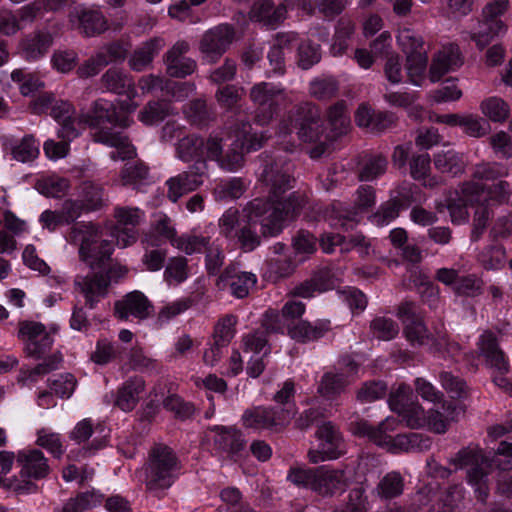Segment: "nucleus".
Returning a JSON list of instances; mask_svg holds the SVG:
<instances>
[{
	"label": "nucleus",
	"mask_w": 512,
	"mask_h": 512,
	"mask_svg": "<svg viewBox=\"0 0 512 512\" xmlns=\"http://www.w3.org/2000/svg\"><path fill=\"white\" fill-rule=\"evenodd\" d=\"M35 187L46 197L58 198L69 189V181L60 177H48L37 181Z\"/></svg>",
	"instance_id": "nucleus-53"
},
{
	"label": "nucleus",
	"mask_w": 512,
	"mask_h": 512,
	"mask_svg": "<svg viewBox=\"0 0 512 512\" xmlns=\"http://www.w3.org/2000/svg\"><path fill=\"white\" fill-rule=\"evenodd\" d=\"M285 89L268 82H260L252 86L249 97L256 106L255 121L260 125L268 124L278 111L277 97Z\"/></svg>",
	"instance_id": "nucleus-12"
},
{
	"label": "nucleus",
	"mask_w": 512,
	"mask_h": 512,
	"mask_svg": "<svg viewBox=\"0 0 512 512\" xmlns=\"http://www.w3.org/2000/svg\"><path fill=\"white\" fill-rule=\"evenodd\" d=\"M164 43L160 38H152L136 48L130 55L128 65L133 71L141 72L148 68Z\"/></svg>",
	"instance_id": "nucleus-30"
},
{
	"label": "nucleus",
	"mask_w": 512,
	"mask_h": 512,
	"mask_svg": "<svg viewBox=\"0 0 512 512\" xmlns=\"http://www.w3.org/2000/svg\"><path fill=\"white\" fill-rule=\"evenodd\" d=\"M303 202V197L296 193L277 206H271L269 201L262 198L249 202L244 209L246 216L242 219L235 237L240 247L244 251H252L260 245L262 237L280 233L284 221L297 215Z\"/></svg>",
	"instance_id": "nucleus-2"
},
{
	"label": "nucleus",
	"mask_w": 512,
	"mask_h": 512,
	"mask_svg": "<svg viewBox=\"0 0 512 512\" xmlns=\"http://www.w3.org/2000/svg\"><path fill=\"white\" fill-rule=\"evenodd\" d=\"M36 444L48 450L55 458H60L64 453L60 435L46 429L37 432Z\"/></svg>",
	"instance_id": "nucleus-60"
},
{
	"label": "nucleus",
	"mask_w": 512,
	"mask_h": 512,
	"mask_svg": "<svg viewBox=\"0 0 512 512\" xmlns=\"http://www.w3.org/2000/svg\"><path fill=\"white\" fill-rule=\"evenodd\" d=\"M260 181L267 190L268 198L271 206H277L280 203L286 202L292 193L284 198L283 195L294 187L296 182L293 176V164L285 158H272L267 157L264 160L263 171L260 174ZM299 192H293V194ZM303 197V205L305 204V197Z\"/></svg>",
	"instance_id": "nucleus-5"
},
{
	"label": "nucleus",
	"mask_w": 512,
	"mask_h": 512,
	"mask_svg": "<svg viewBox=\"0 0 512 512\" xmlns=\"http://www.w3.org/2000/svg\"><path fill=\"white\" fill-rule=\"evenodd\" d=\"M349 385L343 372H326L318 385V393L328 399H333L344 392Z\"/></svg>",
	"instance_id": "nucleus-38"
},
{
	"label": "nucleus",
	"mask_w": 512,
	"mask_h": 512,
	"mask_svg": "<svg viewBox=\"0 0 512 512\" xmlns=\"http://www.w3.org/2000/svg\"><path fill=\"white\" fill-rule=\"evenodd\" d=\"M120 176L122 185L136 188L147 180L149 168L141 161H129L122 168Z\"/></svg>",
	"instance_id": "nucleus-42"
},
{
	"label": "nucleus",
	"mask_w": 512,
	"mask_h": 512,
	"mask_svg": "<svg viewBox=\"0 0 512 512\" xmlns=\"http://www.w3.org/2000/svg\"><path fill=\"white\" fill-rule=\"evenodd\" d=\"M465 490L460 484L448 486L440 495V499L451 510V512H460L463 507Z\"/></svg>",
	"instance_id": "nucleus-64"
},
{
	"label": "nucleus",
	"mask_w": 512,
	"mask_h": 512,
	"mask_svg": "<svg viewBox=\"0 0 512 512\" xmlns=\"http://www.w3.org/2000/svg\"><path fill=\"white\" fill-rule=\"evenodd\" d=\"M295 415V410L289 407L254 406L246 409L242 416V425L256 431H282Z\"/></svg>",
	"instance_id": "nucleus-9"
},
{
	"label": "nucleus",
	"mask_w": 512,
	"mask_h": 512,
	"mask_svg": "<svg viewBox=\"0 0 512 512\" xmlns=\"http://www.w3.org/2000/svg\"><path fill=\"white\" fill-rule=\"evenodd\" d=\"M481 112L492 122H504L510 115V107L502 98L493 96L480 104Z\"/></svg>",
	"instance_id": "nucleus-43"
},
{
	"label": "nucleus",
	"mask_w": 512,
	"mask_h": 512,
	"mask_svg": "<svg viewBox=\"0 0 512 512\" xmlns=\"http://www.w3.org/2000/svg\"><path fill=\"white\" fill-rule=\"evenodd\" d=\"M316 436L328 459H336L343 453V437L338 427L331 421L322 422L318 426Z\"/></svg>",
	"instance_id": "nucleus-26"
},
{
	"label": "nucleus",
	"mask_w": 512,
	"mask_h": 512,
	"mask_svg": "<svg viewBox=\"0 0 512 512\" xmlns=\"http://www.w3.org/2000/svg\"><path fill=\"white\" fill-rule=\"evenodd\" d=\"M78 62V54L74 50H55L51 63L53 68L61 73H69L72 71Z\"/></svg>",
	"instance_id": "nucleus-62"
},
{
	"label": "nucleus",
	"mask_w": 512,
	"mask_h": 512,
	"mask_svg": "<svg viewBox=\"0 0 512 512\" xmlns=\"http://www.w3.org/2000/svg\"><path fill=\"white\" fill-rule=\"evenodd\" d=\"M337 278L328 267L314 270L311 276L296 285L292 295L302 298H310L315 293H322L336 287Z\"/></svg>",
	"instance_id": "nucleus-15"
},
{
	"label": "nucleus",
	"mask_w": 512,
	"mask_h": 512,
	"mask_svg": "<svg viewBox=\"0 0 512 512\" xmlns=\"http://www.w3.org/2000/svg\"><path fill=\"white\" fill-rule=\"evenodd\" d=\"M256 276L250 272H238L232 265L227 266L219 275L216 285L224 289L230 287L231 293L237 298H244L249 294L250 288L256 284Z\"/></svg>",
	"instance_id": "nucleus-20"
},
{
	"label": "nucleus",
	"mask_w": 512,
	"mask_h": 512,
	"mask_svg": "<svg viewBox=\"0 0 512 512\" xmlns=\"http://www.w3.org/2000/svg\"><path fill=\"white\" fill-rule=\"evenodd\" d=\"M352 433L359 437H367L378 446H385L391 452H421L431 446L430 438L416 432L398 434L391 437L388 431L392 430L389 419L380 422L377 426L371 425L364 419L350 424Z\"/></svg>",
	"instance_id": "nucleus-4"
},
{
	"label": "nucleus",
	"mask_w": 512,
	"mask_h": 512,
	"mask_svg": "<svg viewBox=\"0 0 512 512\" xmlns=\"http://www.w3.org/2000/svg\"><path fill=\"white\" fill-rule=\"evenodd\" d=\"M397 41L406 56L409 80L419 85V78L425 71L428 61L423 38L413 30L404 28L399 32Z\"/></svg>",
	"instance_id": "nucleus-10"
},
{
	"label": "nucleus",
	"mask_w": 512,
	"mask_h": 512,
	"mask_svg": "<svg viewBox=\"0 0 512 512\" xmlns=\"http://www.w3.org/2000/svg\"><path fill=\"white\" fill-rule=\"evenodd\" d=\"M122 353L120 346L109 342L106 339L99 340L96 349L91 353L90 359L98 365H105L117 359Z\"/></svg>",
	"instance_id": "nucleus-52"
},
{
	"label": "nucleus",
	"mask_w": 512,
	"mask_h": 512,
	"mask_svg": "<svg viewBox=\"0 0 512 512\" xmlns=\"http://www.w3.org/2000/svg\"><path fill=\"white\" fill-rule=\"evenodd\" d=\"M170 115V105L164 100L150 101L139 112V120L146 125L163 121Z\"/></svg>",
	"instance_id": "nucleus-48"
},
{
	"label": "nucleus",
	"mask_w": 512,
	"mask_h": 512,
	"mask_svg": "<svg viewBox=\"0 0 512 512\" xmlns=\"http://www.w3.org/2000/svg\"><path fill=\"white\" fill-rule=\"evenodd\" d=\"M53 34L47 29H37L21 38L18 52L26 61L44 57L53 45Z\"/></svg>",
	"instance_id": "nucleus-14"
},
{
	"label": "nucleus",
	"mask_w": 512,
	"mask_h": 512,
	"mask_svg": "<svg viewBox=\"0 0 512 512\" xmlns=\"http://www.w3.org/2000/svg\"><path fill=\"white\" fill-rule=\"evenodd\" d=\"M100 82L107 91L133 99L137 92L132 77L124 70L112 67L101 76Z\"/></svg>",
	"instance_id": "nucleus-25"
},
{
	"label": "nucleus",
	"mask_w": 512,
	"mask_h": 512,
	"mask_svg": "<svg viewBox=\"0 0 512 512\" xmlns=\"http://www.w3.org/2000/svg\"><path fill=\"white\" fill-rule=\"evenodd\" d=\"M328 122L335 137L348 133L350 117L347 113V105L341 100L330 106L327 112Z\"/></svg>",
	"instance_id": "nucleus-40"
},
{
	"label": "nucleus",
	"mask_w": 512,
	"mask_h": 512,
	"mask_svg": "<svg viewBox=\"0 0 512 512\" xmlns=\"http://www.w3.org/2000/svg\"><path fill=\"white\" fill-rule=\"evenodd\" d=\"M43 361L38 363L34 368H22L19 371L18 383L25 385L28 382H35L37 377L44 376L58 369L63 360L60 352L44 356Z\"/></svg>",
	"instance_id": "nucleus-32"
},
{
	"label": "nucleus",
	"mask_w": 512,
	"mask_h": 512,
	"mask_svg": "<svg viewBox=\"0 0 512 512\" xmlns=\"http://www.w3.org/2000/svg\"><path fill=\"white\" fill-rule=\"evenodd\" d=\"M445 203L453 224H462L468 221L469 213L467 206L469 204L460 197L458 189L449 193Z\"/></svg>",
	"instance_id": "nucleus-50"
},
{
	"label": "nucleus",
	"mask_w": 512,
	"mask_h": 512,
	"mask_svg": "<svg viewBox=\"0 0 512 512\" xmlns=\"http://www.w3.org/2000/svg\"><path fill=\"white\" fill-rule=\"evenodd\" d=\"M236 37L232 24L222 23L203 33L198 43L202 58L209 63H216L230 48Z\"/></svg>",
	"instance_id": "nucleus-11"
},
{
	"label": "nucleus",
	"mask_w": 512,
	"mask_h": 512,
	"mask_svg": "<svg viewBox=\"0 0 512 512\" xmlns=\"http://www.w3.org/2000/svg\"><path fill=\"white\" fill-rule=\"evenodd\" d=\"M68 240L78 244L79 259L93 272L89 275H77L74 279L75 288L84 296L85 305L93 309L108 294L112 282L125 277L128 269L113 263L114 246L111 240L104 237V230L93 222H81L71 227Z\"/></svg>",
	"instance_id": "nucleus-1"
},
{
	"label": "nucleus",
	"mask_w": 512,
	"mask_h": 512,
	"mask_svg": "<svg viewBox=\"0 0 512 512\" xmlns=\"http://www.w3.org/2000/svg\"><path fill=\"white\" fill-rule=\"evenodd\" d=\"M338 88L333 78L316 79L310 84V94L318 100H329L336 96Z\"/></svg>",
	"instance_id": "nucleus-61"
},
{
	"label": "nucleus",
	"mask_w": 512,
	"mask_h": 512,
	"mask_svg": "<svg viewBox=\"0 0 512 512\" xmlns=\"http://www.w3.org/2000/svg\"><path fill=\"white\" fill-rule=\"evenodd\" d=\"M348 486V478L344 470L329 469L325 466L316 468V480L313 491L323 497H332L343 492Z\"/></svg>",
	"instance_id": "nucleus-17"
},
{
	"label": "nucleus",
	"mask_w": 512,
	"mask_h": 512,
	"mask_svg": "<svg viewBox=\"0 0 512 512\" xmlns=\"http://www.w3.org/2000/svg\"><path fill=\"white\" fill-rule=\"evenodd\" d=\"M404 479L399 472H389L378 482L375 493L382 499H393L402 494Z\"/></svg>",
	"instance_id": "nucleus-41"
},
{
	"label": "nucleus",
	"mask_w": 512,
	"mask_h": 512,
	"mask_svg": "<svg viewBox=\"0 0 512 512\" xmlns=\"http://www.w3.org/2000/svg\"><path fill=\"white\" fill-rule=\"evenodd\" d=\"M321 60L320 45L311 40H303L297 48V64L307 70Z\"/></svg>",
	"instance_id": "nucleus-49"
},
{
	"label": "nucleus",
	"mask_w": 512,
	"mask_h": 512,
	"mask_svg": "<svg viewBox=\"0 0 512 512\" xmlns=\"http://www.w3.org/2000/svg\"><path fill=\"white\" fill-rule=\"evenodd\" d=\"M456 468H467L468 482L474 487L476 498L485 502L489 495V479L491 462L478 447L468 446L459 450L450 459Z\"/></svg>",
	"instance_id": "nucleus-7"
},
{
	"label": "nucleus",
	"mask_w": 512,
	"mask_h": 512,
	"mask_svg": "<svg viewBox=\"0 0 512 512\" xmlns=\"http://www.w3.org/2000/svg\"><path fill=\"white\" fill-rule=\"evenodd\" d=\"M210 237L202 235H187L178 237L176 240V248L184 251L186 254L205 252L207 246L211 245Z\"/></svg>",
	"instance_id": "nucleus-58"
},
{
	"label": "nucleus",
	"mask_w": 512,
	"mask_h": 512,
	"mask_svg": "<svg viewBox=\"0 0 512 512\" xmlns=\"http://www.w3.org/2000/svg\"><path fill=\"white\" fill-rule=\"evenodd\" d=\"M370 329L376 338L383 341H389L399 333L398 324L394 320L385 317H377L372 320Z\"/></svg>",
	"instance_id": "nucleus-56"
},
{
	"label": "nucleus",
	"mask_w": 512,
	"mask_h": 512,
	"mask_svg": "<svg viewBox=\"0 0 512 512\" xmlns=\"http://www.w3.org/2000/svg\"><path fill=\"white\" fill-rule=\"evenodd\" d=\"M189 275L188 260L183 256L169 258L165 270L164 280L168 284H180L184 282Z\"/></svg>",
	"instance_id": "nucleus-45"
},
{
	"label": "nucleus",
	"mask_w": 512,
	"mask_h": 512,
	"mask_svg": "<svg viewBox=\"0 0 512 512\" xmlns=\"http://www.w3.org/2000/svg\"><path fill=\"white\" fill-rule=\"evenodd\" d=\"M16 460L21 467L20 475L28 480L44 479L51 471L49 460L39 449L19 451Z\"/></svg>",
	"instance_id": "nucleus-16"
},
{
	"label": "nucleus",
	"mask_w": 512,
	"mask_h": 512,
	"mask_svg": "<svg viewBox=\"0 0 512 512\" xmlns=\"http://www.w3.org/2000/svg\"><path fill=\"white\" fill-rule=\"evenodd\" d=\"M358 179L372 181L386 172L388 161L382 154H366L358 161Z\"/></svg>",
	"instance_id": "nucleus-35"
},
{
	"label": "nucleus",
	"mask_w": 512,
	"mask_h": 512,
	"mask_svg": "<svg viewBox=\"0 0 512 512\" xmlns=\"http://www.w3.org/2000/svg\"><path fill=\"white\" fill-rule=\"evenodd\" d=\"M51 116L61 125L58 137L65 140H73L80 134L79 118H75V109L67 101L55 100L50 112Z\"/></svg>",
	"instance_id": "nucleus-21"
},
{
	"label": "nucleus",
	"mask_w": 512,
	"mask_h": 512,
	"mask_svg": "<svg viewBox=\"0 0 512 512\" xmlns=\"http://www.w3.org/2000/svg\"><path fill=\"white\" fill-rule=\"evenodd\" d=\"M506 30L503 21H487L482 18L478 22V28L470 34L471 40L475 41L479 49L485 48L494 37L499 36Z\"/></svg>",
	"instance_id": "nucleus-39"
},
{
	"label": "nucleus",
	"mask_w": 512,
	"mask_h": 512,
	"mask_svg": "<svg viewBox=\"0 0 512 512\" xmlns=\"http://www.w3.org/2000/svg\"><path fill=\"white\" fill-rule=\"evenodd\" d=\"M355 31V23L349 19H340L338 21L336 32L333 38L331 51L334 56L345 53L349 46V39Z\"/></svg>",
	"instance_id": "nucleus-46"
},
{
	"label": "nucleus",
	"mask_w": 512,
	"mask_h": 512,
	"mask_svg": "<svg viewBox=\"0 0 512 512\" xmlns=\"http://www.w3.org/2000/svg\"><path fill=\"white\" fill-rule=\"evenodd\" d=\"M178 159L185 163L197 161L207 162L205 154V139L197 134H189L180 138L175 144Z\"/></svg>",
	"instance_id": "nucleus-27"
},
{
	"label": "nucleus",
	"mask_w": 512,
	"mask_h": 512,
	"mask_svg": "<svg viewBox=\"0 0 512 512\" xmlns=\"http://www.w3.org/2000/svg\"><path fill=\"white\" fill-rule=\"evenodd\" d=\"M440 382L442 387L450 394L452 398H464L468 394V388L466 382L454 376L452 373L442 371L439 374Z\"/></svg>",
	"instance_id": "nucleus-59"
},
{
	"label": "nucleus",
	"mask_w": 512,
	"mask_h": 512,
	"mask_svg": "<svg viewBox=\"0 0 512 512\" xmlns=\"http://www.w3.org/2000/svg\"><path fill=\"white\" fill-rule=\"evenodd\" d=\"M152 309L151 302L140 291L128 293L114 305L115 315L120 320H127L130 315L138 319H145L150 316Z\"/></svg>",
	"instance_id": "nucleus-18"
},
{
	"label": "nucleus",
	"mask_w": 512,
	"mask_h": 512,
	"mask_svg": "<svg viewBox=\"0 0 512 512\" xmlns=\"http://www.w3.org/2000/svg\"><path fill=\"white\" fill-rule=\"evenodd\" d=\"M433 163L435 168L441 173L460 175L465 170V163L462 154L453 150H441L434 154Z\"/></svg>",
	"instance_id": "nucleus-36"
},
{
	"label": "nucleus",
	"mask_w": 512,
	"mask_h": 512,
	"mask_svg": "<svg viewBox=\"0 0 512 512\" xmlns=\"http://www.w3.org/2000/svg\"><path fill=\"white\" fill-rule=\"evenodd\" d=\"M251 124L249 121H239L231 128V133L236 138V146L246 148L247 150H257L270 137L265 132L260 134L251 133Z\"/></svg>",
	"instance_id": "nucleus-31"
},
{
	"label": "nucleus",
	"mask_w": 512,
	"mask_h": 512,
	"mask_svg": "<svg viewBox=\"0 0 512 512\" xmlns=\"http://www.w3.org/2000/svg\"><path fill=\"white\" fill-rule=\"evenodd\" d=\"M508 175L505 165L497 162H482L472 167L473 180L495 181Z\"/></svg>",
	"instance_id": "nucleus-47"
},
{
	"label": "nucleus",
	"mask_w": 512,
	"mask_h": 512,
	"mask_svg": "<svg viewBox=\"0 0 512 512\" xmlns=\"http://www.w3.org/2000/svg\"><path fill=\"white\" fill-rule=\"evenodd\" d=\"M184 114L190 124L203 127L215 119V113L204 99H193L184 108Z\"/></svg>",
	"instance_id": "nucleus-37"
},
{
	"label": "nucleus",
	"mask_w": 512,
	"mask_h": 512,
	"mask_svg": "<svg viewBox=\"0 0 512 512\" xmlns=\"http://www.w3.org/2000/svg\"><path fill=\"white\" fill-rule=\"evenodd\" d=\"M78 195L80 197L79 200L85 207V212L99 211L108 203V198L102 185L91 180H85L80 183Z\"/></svg>",
	"instance_id": "nucleus-29"
},
{
	"label": "nucleus",
	"mask_w": 512,
	"mask_h": 512,
	"mask_svg": "<svg viewBox=\"0 0 512 512\" xmlns=\"http://www.w3.org/2000/svg\"><path fill=\"white\" fill-rule=\"evenodd\" d=\"M212 432L215 433L213 437L215 448L230 457L238 455L246 447V440L239 429L215 426L212 428Z\"/></svg>",
	"instance_id": "nucleus-23"
},
{
	"label": "nucleus",
	"mask_w": 512,
	"mask_h": 512,
	"mask_svg": "<svg viewBox=\"0 0 512 512\" xmlns=\"http://www.w3.org/2000/svg\"><path fill=\"white\" fill-rule=\"evenodd\" d=\"M412 391L406 386H400L389 397L390 408L407 418L410 426H413L418 420L424 417V410L418 404L411 401Z\"/></svg>",
	"instance_id": "nucleus-22"
},
{
	"label": "nucleus",
	"mask_w": 512,
	"mask_h": 512,
	"mask_svg": "<svg viewBox=\"0 0 512 512\" xmlns=\"http://www.w3.org/2000/svg\"><path fill=\"white\" fill-rule=\"evenodd\" d=\"M180 462L175 452L165 444H155L149 452L145 468V484L148 490L168 489L174 483Z\"/></svg>",
	"instance_id": "nucleus-6"
},
{
	"label": "nucleus",
	"mask_w": 512,
	"mask_h": 512,
	"mask_svg": "<svg viewBox=\"0 0 512 512\" xmlns=\"http://www.w3.org/2000/svg\"><path fill=\"white\" fill-rule=\"evenodd\" d=\"M330 329L329 320H319L314 325L307 321H301L290 327L288 332L293 339L299 342H307L323 337Z\"/></svg>",
	"instance_id": "nucleus-33"
},
{
	"label": "nucleus",
	"mask_w": 512,
	"mask_h": 512,
	"mask_svg": "<svg viewBox=\"0 0 512 512\" xmlns=\"http://www.w3.org/2000/svg\"><path fill=\"white\" fill-rule=\"evenodd\" d=\"M71 20L77 19L78 28L85 36H94L108 29L107 21L103 14L93 9H75L70 14Z\"/></svg>",
	"instance_id": "nucleus-28"
},
{
	"label": "nucleus",
	"mask_w": 512,
	"mask_h": 512,
	"mask_svg": "<svg viewBox=\"0 0 512 512\" xmlns=\"http://www.w3.org/2000/svg\"><path fill=\"white\" fill-rule=\"evenodd\" d=\"M403 333L412 345H426L432 338L421 317L405 324Z\"/></svg>",
	"instance_id": "nucleus-51"
},
{
	"label": "nucleus",
	"mask_w": 512,
	"mask_h": 512,
	"mask_svg": "<svg viewBox=\"0 0 512 512\" xmlns=\"http://www.w3.org/2000/svg\"><path fill=\"white\" fill-rule=\"evenodd\" d=\"M145 382L140 377L127 380L118 391L116 405L123 411H131L139 401V395L144 391Z\"/></svg>",
	"instance_id": "nucleus-34"
},
{
	"label": "nucleus",
	"mask_w": 512,
	"mask_h": 512,
	"mask_svg": "<svg viewBox=\"0 0 512 512\" xmlns=\"http://www.w3.org/2000/svg\"><path fill=\"white\" fill-rule=\"evenodd\" d=\"M128 49L122 41H112L101 46L95 53L98 62L104 67L110 63L123 62Z\"/></svg>",
	"instance_id": "nucleus-44"
},
{
	"label": "nucleus",
	"mask_w": 512,
	"mask_h": 512,
	"mask_svg": "<svg viewBox=\"0 0 512 512\" xmlns=\"http://www.w3.org/2000/svg\"><path fill=\"white\" fill-rule=\"evenodd\" d=\"M98 502V498L94 493H80L75 498L69 499L60 512H85L95 507Z\"/></svg>",
	"instance_id": "nucleus-63"
},
{
	"label": "nucleus",
	"mask_w": 512,
	"mask_h": 512,
	"mask_svg": "<svg viewBox=\"0 0 512 512\" xmlns=\"http://www.w3.org/2000/svg\"><path fill=\"white\" fill-rule=\"evenodd\" d=\"M460 197L469 205L478 204L487 200L486 185L469 180L461 183L458 190Z\"/></svg>",
	"instance_id": "nucleus-54"
},
{
	"label": "nucleus",
	"mask_w": 512,
	"mask_h": 512,
	"mask_svg": "<svg viewBox=\"0 0 512 512\" xmlns=\"http://www.w3.org/2000/svg\"><path fill=\"white\" fill-rule=\"evenodd\" d=\"M483 282L475 275H466L458 278L453 291L459 296L477 297L482 294Z\"/></svg>",
	"instance_id": "nucleus-57"
},
{
	"label": "nucleus",
	"mask_w": 512,
	"mask_h": 512,
	"mask_svg": "<svg viewBox=\"0 0 512 512\" xmlns=\"http://www.w3.org/2000/svg\"><path fill=\"white\" fill-rule=\"evenodd\" d=\"M82 124L93 130L91 137L94 142L116 148L127 145V138L115 132L114 127H128V118L119 116L116 107L105 100L98 99L92 103L90 110L79 117L78 125Z\"/></svg>",
	"instance_id": "nucleus-3"
},
{
	"label": "nucleus",
	"mask_w": 512,
	"mask_h": 512,
	"mask_svg": "<svg viewBox=\"0 0 512 512\" xmlns=\"http://www.w3.org/2000/svg\"><path fill=\"white\" fill-rule=\"evenodd\" d=\"M291 121L297 128V134L302 141L320 142L310 150V156L321 157L327 149V144L320 141L325 130L320 109L310 102L301 103L294 107Z\"/></svg>",
	"instance_id": "nucleus-8"
},
{
	"label": "nucleus",
	"mask_w": 512,
	"mask_h": 512,
	"mask_svg": "<svg viewBox=\"0 0 512 512\" xmlns=\"http://www.w3.org/2000/svg\"><path fill=\"white\" fill-rule=\"evenodd\" d=\"M207 171V162L197 161L196 163H192L188 167V170L169 178L166 181L168 188L167 198L175 203L183 195L198 189L203 184Z\"/></svg>",
	"instance_id": "nucleus-13"
},
{
	"label": "nucleus",
	"mask_w": 512,
	"mask_h": 512,
	"mask_svg": "<svg viewBox=\"0 0 512 512\" xmlns=\"http://www.w3.org/2000/svg\"><path fill=\"white\" fill-rule=\"evenodd\" d=\"M287 16L284 4L275 5L272 0H257L253 3L249 18L266 26L275 27L281 24Z\"/></svg>",
	"instance_id": "nucleus-24"
},
{
	"label": "nucleus",
	"mask_w": 512,
	"mask_h": 512,
	"mask_svg": "<svg viewBox=\"0 0 512 512\" xmlns=\"http://www.w3.org/2000/svg\"><path fill=\"white\" fill-rule=\"evenodd\" d=\"M402 206V201L398 198H392L384 202L377 212L372 215L373 222L381 226L389 224L399 216Z\"/></svg>",
	"instance_id": "nucleus-55"
},
{
	"label": "nucleus",
	"mask_w": 512,
	"mask_h": 512,
	"mask_svg": "<svg viewBox=\"0 0 512 512\" xmlns=\"http://www.w3.org/2000/svg\"><path fill=\"white\" fill-rule=\"evenodd\" d=\"M463 64L460 49L456 44L443 46L433 57L429 78L432 82L439 81L446 73Z\"/></svg>",
	"instance_id": "nucleus-19"
}]
</instances>
